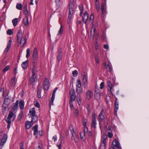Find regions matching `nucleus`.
<instances>
[{
	"mask_svg": "<svg viewBox=\"0 0 149 149\" xmlns=\"http://www.w3.org/2000/svg\"><path fill=\"white\" fill-rule=\"evenodd\" d=\"M17 40L18 43L22 47H24L26 42V37L23 36V33L21 30L18 31L17 34Z\"/></svg>",
	"mask_w": 149,
	"mask_h": 149,
	"instance_id": "obj_1",
	"label": "nucleus"
},
{
	"mask_svg": "<svg viewBox=\"0 0 149 149\" xmlns=\"http://www.w3.org/2000/svg\"><path fill=\"white\" fill-rule=\"evenodd\" d=\"M15 114V112L14 113L13 111H10L8 118L5 119L6 121L8 123L7 128L8 129H9L10 128V125L11 123V119L12 118H13V120H14L15 119L16 116Z\"/></svg>",
	"mask_w": 149,
	"mask_h": 149,
	"instance_id": "obj_2",
	"label": "nucleus"
},
{
	"mask_svg": "<svg viewBox=\"0 0 149 149\" xmlns=\"http://www.w3.org/2000/svg\"><path fill=\"white\" fill-rule=\"evenodd\" d=\"M107 138L106 135L102 136L101 138V142L100 145L99 149H105Z\"/></svg>",
	"mask_w": 149,
	"mask_h": 149,
	"instance_id": "obj_3",
	"label": "nucleus"
},
{
	"mask_svg": "<svg viewBox=\"0 0 149 149\" xmlns=\"http://www.w3.org/2000/svg\"><path fill=\"white\" fill-rule=\"evenodd\" d=\"M83 91V88L81 87V84L80 79H78L77 81L76 86V92L77 93L79 94Z\"/></svg>",
	"mask_w": 149,
	"mask_h": 149,
	"instance_id": "obj_4",
	"label": "nucleus"
},
{
	"mask_svg": "<svg viewBox=\"0 0 149 149\" xmlns=\"http://www.w3.org/2000/svg\"><path fill=\"white\" fill-rule=\"evenodd\" d=\"M38 58V52L37 50V48L36 47L34 49L33 52V63L35 64L36 62H37Z\"/></svg>",
	"mask_w": 149,
	"mask_h": 149,
	"instance_id": "obj_5",
	"label": "nucleus"
},
{
	"mask_svg": "<svg viewBox=\"0 0 149 149\" xmlns=\"http://www.w3.org/2000/svg\"><path fill=\"white\" fill-rule=\"evenodd\" d=\"M92 122L91 124V127L92 128H95L97 125L95 113L93 112L92 114Z\"/></svg>",
	"mask_w": 149,
	"mask_h": 149,
	"instance_id": "obj_6",
	"label": "nucleus"
},
{
	"mask_svg": "<svg viewBox=\"0 0 149 149\" xmlns=\"http://www.w3.org/2000/svg\"><path fill=\"white\" fill-rule=\"evenodd\" d=\"M49 87V83L48 79L46 78L45 79L43 83V88L44 90H47Z\"/></svg>",
	"mask_w": 149,
	"mask_h": 149,
	"instance_id": "obj_7",
	"label": "nucleus"
},
{
	"mask_svg": "<svg viewBox=\"0 0 149 149\" xmlns=\"http://www.w3.org/2000/svg\"><path fill=\"white\" fill-rule=\"evenodd\" d=\"M69 94L70 96L69 100L74 101L76 98L75 91L74 89H71L69 91Z\"/></svg>",
	"mask_w": 149,
	"mask_h": 149,
	"instance_id": "obj_8",
	"label": "nucleus"
},
{
	"mask_svg": "<svg viewBox=\"0 0 149 149\" xmlns=\"http://www.w3.org/2000/svg\"><path fill=\"white\" fill-rule=\"evenodd\" d=\"M105 3H102L101 5V10H102L101 17H104L107 13L106 9L104 8L105 5H106V0H105Z\"/></svg>",
	"mask_w": 149,
	"mask_h": 149,
	"instance_id": "obj_9",
	"label": "nucleus"
},
{
	"mask_svg": "<svg viewBox=\"0 0 149 149\" xmlns=\"http://www.w3.org/2000/svg\"><path fill=\"white\" fill-rule=\"evenodd\" d=\"M16 77H13L12 78L10 82V86L11 88H14L16 85Z\"/></svg>",
	"mask_w": 149,
	"mask_h": 149,
	"instance_id": "obj_10",
	"label": "nucleus"
},
{
	"mask_svg": "<svg viewBox=\"0 0 149 149\" xmlns=\"http://www.w3.org/2000/svg\"><path fill=\"white\" fill-rule=\"evenodd\" d=\"M74 0H70L69 6V11L74 12Z\"/></svg>",
	"mask_w": 149,
	"mask_h": 149,
	"instance_id": "obj_11",
	"label": "nucleus"
},
{
	"mask_svg": "<svg viewBox=\"0 0 149 149\" xmlns=\"http://www.w3.org/2000/svg\"><path fill=\"white\" fill-rule=\"evenodd\" d=\"M88 18V14L87 12L85 11L82 17V20L85 24H86Z\"/></svg>",
	"mask_w": 149,
	"mask_h": 149,
	"instance_id": "obj_12",
	"label": "nucleus"
},
{
	"mask_svg": "<svg viewBox=\"0 0 149 149\" xmlns=\"http://www.w3.org/2000/svg\"><path fill=\"white\" fill-rule=\"evenodd\" d=\"M95 28L92 27L91 30V36L93 37V38L95 36V39L97 40L98 38V35L96 33L95 34Z\"/></svg>",
	"mask_w": 149,
	"mask_h": 149,
	"instance_id": "obj_13",
	"label": "nucleus"
},
{
	"mask_svg": "<svg viewBox=\"0 0 149 149\" xmlns=\"http://www.w3.org/2000/svg\"><path fill=\"white\" fill-rule=\"evenodd\" d=\"M57 52L58 54L57 56V59L58 61H61L62 57V49H59Z\"/></svg>",
	"mask_w": 149,
	"mask_h": 149,
	"instance_id": "obj_14",
	"label": "nucleus"
},
{
	"mask_svg": "<svg viewBox=\"0 0 149 149\" xmlns=\"http://www.w3.org/2000/svg\"><path fill=\"white\" fill-rule=\"evenodd\" d=\"M112 144L113 145V147H116L118 149H121V148L120 147L119 142L118 141L115 139L113 142Z\"/></svg>",
	"mask_w": 149,
	"mask_h": 149,
	"instance_id": "obj_15",
	"label": "nucleus"
},
{
	"mask_svg": "<svg viewBox=\"0 0 149 149\" xmlns=\"http://www.w3.org/2000/svg\"><path fill=\"white\" fill-rule=\"evenodd\" d=\"M104 109H102L98 115V118L100 121H102L104 120Z\"/></svg>",
	"mask_w": 149,
	"mask_h": 149,
	"instance_id": "obj_16",
	"label": "nucleus"
},
{
	"mask_svg": "<svg viewBox=\"0 0 149 149\" xmlns=\"http://www.w3.org/2000/svg\"><path fill=\"white\" fill-rule=\"evenodd\" d=\"M12 41L11 39V38H10V40H9L8 45H7L6 48L5 49L4 52V53L5 54H6L8 51H9V49H10L11 46V44L12 42Z\"/></svg>",
	"mask_w": 149,
	"mask_h": 149,
	"instance_id": "obj_17",
	"label": "nucleus"
},
{
	"mask_svg": "<svg viewBox=\"0 0 149 149\" xmlns=\"http://www.w3.org/2000/svg\"><path fill=\"white\" fill-rule=\"evenodd\" d=\"M19 101L17 100L15 103L13 104V105L12 107V109L14 111L15 113L16 112L18 108Z\"/></svg>",
	"mask_w": 149,
	"mask_h": 149,
	"instance_id": "obj_18",
	"label": "nucleus"
},
{
	"mask_svg": "<svg viewBox=\"0 0 149 149\" xmlns=\"http://www.w3.org/2000/svg\"><path fill=\"white\" fill-rule=\"evenodd\" d=\"M93 93L92 91L88 90L86 92V96L87 98L89 100L91 99L93 96Z\"/></svg>",
	"mask_w": 149,
	"mask_h": 149,
	"instance_id": "obj_19",
	"label": "nucleus"
},
{
	"mask_svg": "<svg viewBox=\"0 0 149 149\" xmlns=\"http://www.w3.org/2000/svg\"><path fill=\"white\" fill-rule=\"evenodd\" d=\"M33 125V123L31 122V121H26L25 122L26 128L29 129Z\"/></svg>",
	"mask_w": 149,
	"mask_h": 149,
	"instance_id": "obj_20",
	"label": "nucleus"
},
{
	"mask_svg": "<svg viewBox=\"0 0 149 149\" xmlns=\"http://www.w3.org/2000/svg\"><path fill=\"white\" fill-rule=\"evenodd\" d=\"M69 128L71 132V133L72 135L71 137V139H72L74 138V135L75 134V132L74 130L73 126L72 125H70Z\"/></svg>",
	"mask_w": 149,
	"mask_h": 149,
	"instance_id": "obj_21",
	"label": "nucleus"
},
{
	"mask_svg": "<svg viewBox=\"0 0 149 149\" xmlns=\"http://www.w3.org/2000/svg\"><path fill=\"white\" fill-rule=\"evenodd\" d=\"M58 88L57 87H56L53 90L52 96L51 98V100L50 101V102L51 103H53L54 99H55V93L57 90Z\"/></svg>",
	"mask_w": 149,
	"mask_h": 149,
	"instance_id": "obj_22",
	"label": "nucleus"
},
{
	"mask_svg": "<svg viewBox=\"0 0 149 149\" xmlns=\"http://www.w3.org/2000/svg\"><path fill=\"white\" fill-rule=\"evenodd\" d=\"M74 12L70 11H69V15L68 17V19L67 20L68 23V24H70L71 22L72 17V15L73 14Z\"/></svg>",
	"mask_w": 149,
	"mask_h": 149,
	"instance_id": "obj_23",
	"label": "nucleus"
},
{
	"mask_svg": "<svg viewBox=\"0 0 149 149\" xmlns=\"http://www.w3.org/2000/svg\"><path fill=\"white\" fill-rule=\"evenodd\" d=\"M94 96L95 98L98 100L100 98L101 93L96 91L95 92Z\"/></svg>",
	"mask_w": 149,
	"mask_h": 149,
	"instance_id": "obj_24",
	"label": "nucleus"
},
{
	"mask_svg": "<svg viewBox=\"0 0 149 149\" xmlns=\"http://www.w3.org/2000/svg\"><path fill=\"white\" fill-rule=\"evenodd\" d=\"M119 103H114V114L116 116L117 115V111L118 109Z\"/></svg>",
	"mask_w": 149,
	"mask_h": 149,
	"instance_id": "obj_25",
	"label": "nucleus"
},
{
	"mask_svg": "<svg viewBox=\"0 0 149 149\" xmlns=\"http://www.w3.org/2000/svg\"><path fill=\"white\" fill-rule=\"evenodd\" d=\"M22 66L24 69H25L27 68L28 65V61L27 60L24 62H23L22 64Z\"/></svg>",
	"mask_w": 149,
	"mask_h": 149,
	"instance_id": "obj_26",
	"label": "nucleus"
},
{
	"mask_svg": "<svg viewBox=\"0 0 149 149\" xmlns=\"http://www.w3.org/2000/svg\"><path fill=\"white\" fill-rule=\"evenodd\" d=\"M24 101L21 100H20L19 103L20 109L22 110L24 109Z\"/></svg>",
	"mask_w": 149,
	"mask_h": 149,
	"instance_id": "obj_27",
	"label": "nucleus"
},
{
	"mask_svg": "<svg viewBox=\"0 0 149 149\" xmlns=\"http://www.w3.org/2000/svg\"><path fill=\"white\" fill-rule=\"evenodd\" d=\"M94 21V16L92 14L91 15L89 19V22L91 24H92L93 27V22Z\"/></svg>",
	"mask_w": 149,
	"mask_h": 149,
	"instance_id": "obj_28",
	"label": "nucleus"
},
{
	"mask_svg": "<svg viewBox=\"0 0 149 149\" xmlns=\"http://www.w3.org/2000/svg\"><path fill=\"white\" fill-rule=\"evenodd\" d=\"M35 75H32L30 79V84H31L33 85L35 82V79L34 78Z\"/></svg>",
	"mask_w": 149,
	"mask_h": 149,
	"instance_id": "obj_29",
	"label": "nucleus"
},
{
	"mask_svg": "<svg viewBox=\"0 0 149 149\" xmlns=\"http://www.w3.org/2000/svg\"><path fill=\"white\" fill-rule=\"evenodd\" d=\"M31 117L32 118V120L31 121V122L32 123H35L38 120V117L36 115H35L32 116H31Z\"/></svg>",
	"mask_w": 149,
	"mask_h": 149,
	"instance_id": "obj_30",
	"label": "nucleus"
},
{
	"mask_svg": "<svg viewBox=\"0 0 149 149\" xmlns=\"http://www.w3.org/2000/svg\"><path fill=\"white\" fill-rule=\"evenodd\" d=\"M29 113L31 114V116L36 115L35 108L34 107L32 108L30 110Z\"/></svg>",
	"mask_w": 149,
	"mask_h": 149,
	"instance_id": "obj_31",
	"label": "nucleus"
},
{
	"mask_svg": "<svg viewBox=\"0 0 149 149\" xmlns=\"http://www.w3.org/2000/svg\"><path fill=\"white\" fill-rule=\"evenodd\" d=\"M24 23L25 26H27L29 24V20L28 16H26L24 18Z\"/></svg>",
	"mask_w": 149,
	"mask_h": 149,
	"instance_id": "obj_32",
	"label": "nucleus"
},
{
	"mask_svg": "<svg viewBox=\"0 0 149 149\" xmlns=\"http://www.w3.org/2000/svg\"><path fill=\"white\" fill-rule=\"evenodd\" d=\"M18 19L15 18L12 20V22L14 26H16L18 23Z\"/></svg>",
	"mask_w": 149,
	"mask_h": 149,
	"instance_id": "obj_33",
	"label": "nucleus"
},
{
	"mask_svg": "<svg viewBox=\"0 0 149 149\" xmlns=\"http://www.w3.org/2000/svg\"><path fill=\"white\" fill-rule=\"evenodd\" d=\"M41 89L38 88L37 91V95L38 97L39 98H40L42 97V96L41 95Z\"/></svg>",
	"mask_w": 149,
	"mask_h": 149,
	"instance_id": "obj_34",
	"label": "nucleus"
},
{
	"mask_svg": "<svg viewBox=\"0 0 149 149\" xmlns=\"http://www.w3.org/2000/svg\"><path fill=\"white\" fill-rule=\"evenodd\" d=\"M16 8L19 10H21L22 8V5L21 3H17L16 6Z\"/></svg>",
	"mask_w": 149,
	"mask_h": 149,
	"instance_id": "obj_35",
	"label": "nucleus"
},
{
	"mask_svg": "<svg viewBox=\"0 0 149 149\" xmlns=\"http://www.w3.org/2000/svg\"><path fill=\"white\" fill-rule=\"evenodd\" d=\"M106 69L107 70V71L109 72H111L112 71V66L109 64L107 65L106 66Z\"/></svg>",
	"mask_w": 149,
	"mask_h": 149,
	"instance_id": "obj_36",
	"label": "nucleus"
},
{
	"mask_svg": "<svg viewBox=\"0 0 149 149\" xmlns=\"http://www.w3.org/2000/svg\"><path fill=\"white\" fill-rule=\"evenodd\" d=\"M63 32V26L62 24L61 25V27L58 33V35H61L62 34Z\"/></svg>",
	"mask_w": 149,
	"mask_h": 149,
	"instance_id": "obj_37",
	"label": "nucleus"
},
{
	"mask_svg": "<svg viewBox=\"0 0 149 149\" xmlns=\"http://www.w3.org/2000/svg\"><path fill=\"white\" fill-rule=\"evenodd\" d=\"M107 84H108V86L110 88V91L111 92V93H112V92L111 91V90L112 89V84L109 81H108Z\"/></svg>",
	"mask_w": 149,
	"mask_h": 149,
	"instance_id": "obj_38",
	"label": "nucleus"
},
{
	"mask_svg": "<svg viewBox=\"0 0 149 149\" xmlns=\"http://www.w3.org/2000/svg\"><path fill=\"white\" fill-rule=\"evenodd\" d=\"M73 101L72 100H69V104L70 105V107L71 109H73L74 108V106L73 105Z\"/></svg>",
	"mask_w": 149,
	"mask_h": 149,
	"instance_id": "obj_39",
	"label": "nucleus"
},
{
	"mask_svg": "<svg viewBox=\"0 0 149 149\" xmlns=\"http://www.w3.org/2000/svg\"><path fill=\"white\" fill-rule=\"evenodd\" d=\"M83 74H82V76H83V80H82L83 82H85L86 81H88L87 79V77H86V76L85 75L84 73Z\"/></svg>",
	"mask_w": 149,
	"mask_h": 149,
	"instance_id": "obj_40",
	"label": "nucleus"
},
{
	"mask_svg": "<svg viewBox=\"0 0 149 149\" xmlns=\"http://www.w3.org/2000/svg\"><path fill=\"white\" fill-rule=\"evenodd\" d=\"M79 115V110L78 109H76L74 111V116L76 118H78Z\"/></svg>",
	"mask_w": 149,
	"mask_h": 149,
	"instance_id": "obj_41",
	"label": "nucleus"
},
{
	"mask_svg": "<svg viewBox=\"0 0 149 149\" xmlns=\"http://www.w3.org/2000/svg\"><path fill=\"white\" fill-rule=\"evenodd\" d=\"M10 66L8 65L6 67H5L3 70V71L4 73L8 71L9 69Z\"/></svg>",
	"mask_w": 149,
	"mask_h": 149,
	"instance_id": "obj_42",
	"label": "nucleus"
},
{
	"mask_svg": "<svg viewBox=\"0 0 149 149\" xmlns=\"http://www.w3.org/2000/svg\"><path fill=\"white\" fill-rule=\"evenodd\" d=\"M33 68L32 70V75H35V64H33Z\"/></svg>",
	"mask_w": 149,
	"mask_h": 149,
	"instance_id": "obj_43",
	"label": "nucleus"
},
{
	"mask_svg": "<svg viewBox=\"0 0 149 149\" xmlns=\"http://www.w3.org/2000/svg\"><path fill=\"white\" fill-rule=\"evenodd\" d=\"M24 143L23 142L21 141L19 143L20 149H24Z\"/></svg>",
	"mask_w": 149,
	"mask_h": 149,
	"instance_id": "obj_44",
	"label": "nucleus"
},
{
	"mask_svg": "<svg viewBox=\"0 0 149 149\" xmlns=\"http://www.w3.org/2000/svg\"><path fill=\"white\" fill-rule=\"evenodd\" d=\"M30 49L29 48L28 49L26 50V57L28 58L29 57L30 55Z\"/></svg>",
	"mask_w": 149,
	"mask_h": 149,
	"instance_id": "obj_45",
	"label": "nucleus"
},
{
	"mask_svg": "<svg viewBox=\"0 0 149 149\" xmlns=\"http://www.w3.org/2000/svg\"><path fill=\"white\" fill-rule=\"evenodd\" d=\"M96 62L97 63H98L100 62V58L98 55H96L95 57Z\"/></svg>",
	"mask_w": 149,
	"mask_h": 149,
	"instance_id": "obj_46",
	"label": "nucleus"
},
{
	"mask_svg": "<svg viewBox=\"0 0 149 149\" xmlns=\"http://www.w3.org/2000/svg\"><path fill=\"white\" fill-rule=\"evenodd\" d=\"M6 141H5L1 140V142L0 145V148L1 149L2 148L3 146V145H4V144L5 143Z\"/></svg>",
	"mask_w": 149,
	"mask_h": 149,
	"instance_id": "obj_47",
	"label": "nucleus"
},
{
	"mask_svg": "<svg viewBox=\"0 0 149 149\" xmlns=\"http://www.w3.org/2000/svg\"><path fill=\"white\" fill-rule=\"evenodd\" d=\"M13 31L11 29L8 30L7 31V33L8 35H10L13 33Z\"/></svg>",
	"mask_w": 149,
	"mask_h": 149,
	"instance_id": "obj_48",
	"label": "nucleus"
},
{
	"mask_svg": "<svg viewBox=\"0 0 149 149\" xmlns=\"http://www.w3.org/2000/svg\"><path fill=\"white\" fill-rule=\"evenodd\" d=\"M72 74L74 76L76 77L78 75V72L77 70H75L72 72Z\"/></svg>",
	"mask_w": 149,
	"mask_h": 149,
	"instance_id": "obj_49",
	"label": "nucleus"
},
{
	"mask_svg": "<svg viewBox=\"0 0 149 149\" xmlns=\"http://www.w3.org/2000/svg\"><path fill=\"white\" fill-rule=\"evenodd\" d=\"M39 133L40 136H42L44 134V132L42 130H39Z\"/></svg>",
	"mask_w": 149,
	"mask_h": 149,
	"instance_id": "obj_50",
	"label": "nucleus"
},
{
	"mask_svg": "<svg viewBox=\"0 0 149 149\" xmlns=\"http://www.w3.org/2000/svg\"><path fill=\"white\" fill-rule=\"evenodd\" d=\"M95 4L96 8L100 7V4L98 0H95Z\"/></svg>",
	"mask_w": 149,
	"mask_h": 149,
	"instance_id": "obj_51",
	"label": "nucleus"
},
{
	"mask_svg": "<svg viewBox=\"0 0 149 149\" xmlns=\"http://www.w3.org/2000/svg\"><path fill=\"white\" fill-rule=\"evenodd\" d=\"M87 109L88 110V116H89L91 113V110L90 108V107L89 105H88V106Z\"/></svg>",
	"mask_w": 149,
	"mask_h": 149,
	"instance_id": "obj_52",
	"label": "nucleus"
},
{
	"mask_svg": "<svg viewBox=\"0 0 149 149\" xmlns=\"http://www.w3.org/2000/svg\"><path fill=\"white\" fill-rule=\"evenodd\" d=\"M79 8L80 10V15L81 16L82 15L83 11V8L82 7L79 6Z\"/></svg>",
	"mask_w": 149,
	"mask_h": 149,
	"instance_id": "obj_53",
	"label": "nucleus"
},
{
	"mask_svg": "<svg viewBox=\"0 0 149 149\" xmlns=\"http://www.w3.org/2000/svg\"><path fill=\"white\" fill-rule=\"evenodd\" d=\"M87 120L85 119V118H83V126L84 127H86V123L87 122Z\"/></svg>",
	"mask_w": 149,
	"mask_h": 149,
	"instance_id": "obj_54",
	"label": "nucleus"
},
{
	"mask_svg": "<svg viewBox=\"0 0 149 149\" xmlns=\"http://www.w3.org/2000/svg\"><path fill=\"white\" fill-rule=\"evenodd\" d=\"M85 135V131H82L80 134V136L81 138H83V137Z\"/></svg>",
	"mask_w": 149,
	"mask_h": 149,
	"instance_id": "obj_55",
	"label": "nucleus"
},
{
	"mask_svg": "<svg viewBox=\"0 0 149 149\" xmlns=\"http://www.w3.org/2000/svg\"><path fill=\"white\" fill-rule=\"evenodd\" d=\"M38 126L37 125H36L35 126H33L32 128V130L33 131H36L38 130Z\"/></svg>",
	"mask_w": 149,
	"mask_h": 149,
	"instance_id": "obj_56",
	"label": "nucleus"
},
{
	"mask_svg": "<svg viewBox=\"0 0 149 149\" xmlns=\"http://www.w3.org/2000/svg\"><path fill=\"white\" fill-rule=\"evenodd\" d=\"M77 100L79 105H80L81 104V99L80 98V95H79V97H78L77 98Z\"/></svg>",
	"mask_w": 149,
	"mask_h": 149,
	"instance_id": "obj_57",
	"label": "nucleus"
},
{
	"mask_svg": "<svg viewBox=\"0 0 149 149\" xmlns=\"http://www.w3.org/2000/svg\"><path fill=\"white\" fill-rule=\"evenodd\" d=\"M7 138V136L6 134H4L2 140H3L5 141H6Z\"/></svg>",
	"mask_w": 149,
	"mask_h": 149,
	"instance_id": "obj_58",
	"label": "nucleus"
},
{
	"mask_svg": "<svg viewBox=\"0 0 149 149\" xmlns=\"http://www.w3.org/2000/svg\"><path fill=\"white\" fill-rule=\"evenodd\" d=\"M33 134L34 135H36V138H37L38 137V130L36 131H34Z\"/></svg>",
	"mask_w": 149,
	"mask_h": 149,
	"instance_id": "obj_59",
	"label": "nucleus"
},
{
	"mask_svg": "<svg viewBox=\"0 0 149 149\" xmlns=\"http://www.w3.org/2000/svg\"><path fill=\"white\" fill-rule=\"evenodd\" d=\"M83 82V85L84 86V87L86 88L88 86V81L86 82Z\"/></svg>",
	"mask_w": 149,
	"mask_h": 149,
	"instance_id": "obj_60",
	"label": "nucleus"
},
{
	"mask_svg": "<svg viewBox=\"0 0 149 149\" xmlns=\"http://www.w3.org/2000/svg\"><path fill=\"white\" fill-rule=\"evenodd\" d=\"M108 136L110 138H111L113 136V134L111 132H109L108 133Z\"/></svg>",
	"mask_w": 149,
	"mask_h": 149,
	"instance_id": "obj_61",
	"label": "nucleus"
},
{
	"mask_svg": "<svg viewBox=\"0 0 149 149\" xmlns=\"http://www.w3.org/2000/svg\"><path fill=\"white\" fill-rule=\"evenodd\" d=\"M104 83L103 82H102L100 84V88L101 89H102L104 87Z\"/></svg>",
	"mask_w": 149,
	"mask_h": 149,
	"instance_id": "obj_62",
	"label": "nucleus"
},
{
	"mask_svg": "<svg viewBox=\"0 0 149 149\" xmlns=\"http://www.w3.org/2000/svg\"><path fill=\"white\" fill-rule=\"evenodd\" d=\"M35 105L36 107H37L38 108H39L40 107V104L37 101L35 104Z\"/></svg>",
	"mask_w": 149,
	"mask_h": 149,
	"instance_id": "obj_63",
	"label": "nucleus"
},
{
	"mask_svg": "<svg viewBox=\"0 0 149 149\" xmlns=\"http://www.w3.org/2000/svg\"><path fill=\"white\" fill-rule=\"evenodd\" d=\"M57 136L56 135H54L52 139L54 141H56L57 140Z\"/></svg>",
	"mask_w": 149,
	"mask_h": 149,
	"instance_id": "obj_64",
	"label": "nucleus"
}]
</instances>
